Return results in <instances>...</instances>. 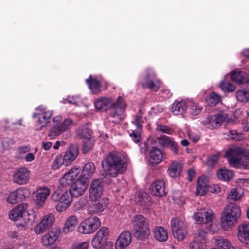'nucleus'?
Returning a JSON list of instances; mask_svg holds the SVG:
<instances>
[{
  "instance_id": "1",
  "label": "nucleus",
  "mask_w": 249,
  "mask_h": 249,
  "mask_svg": "<svg viewBox=\"0 0 249 249\" xmlns=\"http://www.w3.org/2000/svg\"><path fill=\"white\" fill-rule=\"evenodd\" d=\"M94 106L99 111H106L109 109L108 119L114 124L120 123L124 119L126 103L121 96L118 97L115 103H113L110 98L99 97L95 100Z\"/></svg>"
},
{
  "instance_id": "2",
  "label": "nucleus",
  "mask_w": 249,
  "mask_h": 249,
  "mask_svg": "<svg viewBox=\"0 0 249 249\" xmlns=\"http://www.w3.org/2000/svg\"><path fill=\"white\" fill-rule=\"evenodd\" d=\"M101 166L106 176L116 177L126 170L127 163L122 155L116 152H110L103 158Z\"/></svg>"
},
{
  "instance_id": "3",
  "label": "nucleus",
  "mask_w": 249,
  "mask_h": 249,
  "mask_svg": "<svg viewBox=\"0 0 249 249\" xmlns=\"http://www.w3.org/2000/svg\"><path fill=\"white\" fill-rule=\"evenodd\" d=\"M241 215V210L239 206L235 203H230L224 208L221 215V223L222 227L228 230L234 225Z\"/></svg>"
},
{
  "instance_id": "4",
  "label": "nucleus",
  "mask_w": 249,
  "mask_h": 249,
  "mask_svg": "<svg viewBox=\"0 0 249 249\" xmlns=\"http://www.w3.org/2000/svg\"><path fill=\"white\" fill-rule=\"evenodd\" d=\"M132 224L135 230L134 235L137 238L142 239L149 234V221L144 216L141 215L134 216Z\"/></svg>"
},
{
  "instance_id": "5",
  "label": "nucleus",
  "mask_w": 249,
  "mask_h": 249,
  "mask_svg": "<svg viewBox=\"0 0 249 249\" xmlns=\"http://www.w3.org/2000/svg\"><path fill=\"white\" fill-rule=\"evenodd\" d=\"M61 117L58 116L53 118L54 124L50 128L48 136L51 139H55L57 136L68 130L72 125L73 121L70 118L65 119L62 122L59 123Z\"/></svg>"
},
{
  "instance_id": "6",
  "label": "nucleus",
  "mask_w": 249,
  "mask_h": 249,
  "mask_svg": "<svg viewBox=\"0 0 249 249\" xmlns=\"http://www.w3.org/2000/svg\"><path fill=\"white\" fill-rule=\"evenodd\" d=\"M27 207V204L25 203L17 205L9 212V218L15 221L18 220L23 221L24 223L33 222L34 220V217L33 215L27 213L26 211Z\"/></svg>"
},
{
  "instance_id": "7",
  "label": "nucleus",
  "mask_w": 249,
  "mask_h": 249,
  "mask_svg": "<svg viewBox=\"0 0 249 249\" xmlns=\"http://www.w3.org/2000/svg\"><path fill=\"white\" fill-rule=\"evenodd\" d=\"M225 156L228 158V163L231 167H235L240 163L243 159L246 162V159L249 156L247 151L243 148L236 147L228 150Z\"/></svg>"
},
{
  "instance_id": "8",
  "label": "nucleus",
  "mask_w": 249,
  "mask_h": 249,
  "mask_svg": "<svg viewBox=\"0 0 249 249\" xmlns=\"http://www.w3.org/2000/svg\"><path fill=\"white\" fill-rule=\"evenodd\" d=\"M36 110L37 112L33 114V118L36 123V129L39 130L49 122V120L53 115V111L47 110L43 105L39 106Z\"/></svg>"
},
{
  "instance_id": "9",
  "label": "nucleus",
  "mask_w": 249,
  "mask_h": 249,
  "mask_svg": "<svg viewBox=\"0 0 249 249\" xmlns=\"http://www.w3.org/2000/svg\"><path fill=\"white\" fill-rule=\"evenodd\" d=\"M100 225V220L97 217L91 216L80 223L78 231L81 233L89 234L95 232Z\"/></svg>"
},
{
  "instance_id": "10",
  "label": "nucleus",
  "mask_w": 249,
  "mask_h": 249,
  "mask_svg": "<svg viewBox=\"0 0 249 249\" xmlns=\"http://www.w3.org/2000/svg\"><path fill=\"white\" fill-rule=\"evenodd\" d=\"M170 225L173 236L178 241L183 240L187 233L184 221L178 218H173Z\"/></svg>"
},
{
  "instance_id": "11",
  "label": "nucleus",
  "mask_w": 249,
  "mask_h": 249,
  "mask_svg": "<svg viewBox=\"0 0 249 249\" xmlns=\"http://www.w3.org/2000/svg\"><path fill=\"white\" fill-rule=\"evenodd\" d=\"M109 230L106 227H102L96 233L91 240V246L94 249H98L107 243H113L108 241Z\"/></svg>"
},
{
  "instance_id": "12",
  "label": "nucleus",
  "mask_w": 249,
  "mask_h": 249,
  "mask_svg": "<svg viewBox=\"0 0 249 249\" xmlns=\"http://www.w3.org/2000/svg\"><path fill=\"white\" fill-rule=\"evenodd\" d=\"M166 154L156 146H152L148 151L147 159L149 164L156 166L166 159Z\"/></svg>"
},
{
  "instance_id": "13",
  "label": "nucleus",
  "mask_w": 249,
  "mask_h": 249,
  "mask_svg": "<svg viewBox=\"0 0 249 249\" xmlns=\"http://www.w3.org/2000/svg\"><path fill=\"white\" fill-rule=\"evenodd\" d=\"M103 182L99 179L91 182L89 189V198L92 201H97L101 197L103 191Z\"/></svg>"
},
{
  "instance_id": "14",
  "label": "nucleus",
  "mask_w": 249,
  "mask_h": 249,
  "mask_svg": "<svg viewBox=\"0 0 249 249\" xmlns=\"http://www.w3.org/2000/svg\"><path fill=\"white\" fill-rule=\"evenodd\" d=\"M30 171L26 167L16 170L13 175V182L18 185H25L29 182Z\"/></svg>"
},
{
  "instance_id": "15",
  "label": "nucleus",
  "mask_w": 249,
  "mask_h": 249,
  "mask_svg": "<svg viewBox=\"0 0 249 249\" xmlns=\"http://www.w3.org/2000/svg\"><path fill=\"white\" fill-rule=\"evenodd\" d=\"M80 171V168L74 167L66 173L60 179V186L64 187L71 186Z\"/></svg>"
},
{
  "instance_id": "16",
  "label": "nucleus",
  "mask_w": 249,
  "mask_h": 249,
  "mask_svg": "<svg viewBox=\"0 0 249 249\" xmlns=\"http://www.w3.org/2000/svg\"><path fill=\"white\" fill-rule=\"evenodd\" d=\"M88 184V181L84 180L82 178H79L71 185L69 189L72 192V195L74 197H78L85 193L87 188Z\"/></svg>"
},
{
  "instance_id": "17",
  "label": "nucleus",
  "mask_w": 249,
  "mask_h": 249,
  "mask_svg": "<svg viewBox=\"0 0 249 249\" xmlns=\"http://www.w3.org/2000/svg\"><path fill=\"white\" fill-rule=\"evenodd\" d=\"M55 220L53 214L45 215L42 220L34 228V231L36 234H40L49 229Z\"/></svg>"
},
{
  "instance_id": "18",
  "label": "nucleus",
  "mask_w": 249,
  "mask_h": 249,
  "mask_svg": "<svg viewBox=\"0 0 249 249\" xmlns=\"http://www.w3.org/2000/svg\"><path fill=\"white\" fill-rule=\"evenodd\" d=\"M29 195L27 189L19 188L12 192L7 197V201L11 204H16L22 201Z\"/></svg>"
},
{
  "instance_id": "19",
  "label": "nucleus",
  "mask_w": 249,
  "mask_h": 249,
  "mask_svg": "<svg viewBox=\"0 0 249 249\" xmlns=\"http://www.w3.org/2000/svg\"><path fill=\"white\" fill-rule=\"evenodd\" d=\"M150 191L153 195L159 197L165 196V183L163 179H157L153 182L149 188Z\"/></svg>"
},
{
  "instance_id": "20",
  "label": "nucleus",
  "mask_w": 249,
  "mask_h": 249,
  "mask_svg": "<svg viewBox=\"0 0 249 249\" xmlns=\"http://www.w3.org/2000/svg\"><path fill=\"white\" fill-rule=\"evenodd\" d=\"M214 218V213L211 210H201L195 213L194 218L198 224L211 222Z\"/></svg>"
},
{
  "instance_id": "21",
  "label": "nucleus",
  "mask_w": 249,
  "mask_h": 249,
  "mask_svg": "<svg viewBox=\"0 0 249 249\" xmlns=\"http://www.w3.org/2000/svg\"><path fill=\"white\" fill-rule=\"evenodd\" d=\"M79 153L78 146L76 144L71 145L63 157L64 165L68 166L75 160Z\"/></svg>"
},
{
  "instance_id": "22",
  "label": "nucleus",
  "mask_w": 249,
  "mask_h": 249,
  "mask_svg": "<svg viewBox=\"0 0 249 249\" xmlns=\"http://www.w3.org/2000/svg\"><path fill=\"white\" fill-rule=\"evenodd\" d=\"M132 237L128 231L122 232L117 238L115 243L116 249H124L131 243Z\"/></svg>"
},
{
  "instance_id": "23",
  "label": "nucleus",
  "mask_w": 249,
  "mask_h": 249,
  "mask_svg": "<svg viewBox=\"0 0 249 249\" xmlns=\"http://www.w3.org/2000/svg\"><path fill=\"white\" fill-rule=\"evenodd\" d=\"M50 190L46 187L39 188L35 194L34 200L37 205L42 206L50 195Z\"/></svg>"
},
{
  "instance_id": "24",
  "label": "nucleus",
  "mask_w": 249,
  "mask_h": 249,
  "mask_svg": "<svg viewBox=\"0 0 249 249\" xmlns=\"http://www.w3.org/2000/svg\"><path fill=\"white\" fill-rule=\"evenodd\" d=\"M60 231L57 229H53L43 235L41 238V243L44 246H49L54 244L58 238Z\"/></svg>"
},
{
  "instance_id": "25",
  "label": "nucleus",
  "mask_w": 249,
  "mask_h": 249,
  "mask_svg": "<svg viewBox=\"0 0 249 249\" xmlns=\"http://www.w3.org/2000/svg\"><path fill=\"white\" fill-rule=\"evenodd\" d=\"M225 119V117L221 113L212 116L207 118L206 125L212 129L217 128L221 125Z\"/></svg>"
},
{
  "instance_id": "26",
  "label": "nucleus",
  "mask_w": 249,
  "mask_h": 249,
  "mask_svg": "<svg viewBox=\"0 0 249 249\" xmlns=\"http://www.w3.org/2000/svg\"><path fill=\"white\" fill-rule=\"evenodd\" d=\"M237 236L241 242L246 244L249 243V223L238 226Z\"/></svg>"
},
{
  "instance_id": "27",
  "label": "nucleus",
  "mask_w": 249,
  "mask_h": 249,
  "mask_svg": "<svg viewBox=\"0 0 249 249\" xmlns=\"http://www.w3.org/2000/svg\"><path fill=\"white\" fill-rule=\"evenodd\" d=\"M183 168L182 163L177 161H173L169 166L167 173L170 177L176 178L180 175Z\"/></svg>"
},
{
  "instance_id": "28",
  "label": "nucleus",
  "mask_w": 249,
  "mask_h": 249,
  "mask_svg": "<svg viewBox=\"0 0 249 249\" xmlns=\"http://www.w3.org/2000/svg\"><path fill=\"white\" fill-rule=\"evenodd\" d=\"M231 78L232 81L239 84L249 82V76L245 72L241 71H232Z\"/></svg>"
},
{
  "instance_id": "29",
  "label": "nucleus",
  "mask_w": 249,
  "mask_h": 249,
  "mask_svg": "<svg viewBox=\"0 0 249 249\" xmlns=\"http://www.w3.org/2000/svg\"><path fill=\"white\" fill-rule=\"evenodd\" d=\"M108 204V199L104 197L99 201L95 202L89 206V213L91 214H95L102 212Z\"/></svg>"
},
{
  "instance_id": "30",
  "label": "nucleus",
  "mask_w": 249,
  "mask_h": 249,
  "mask_svg": "<svg viewBox=\"0 0 249 249\" xmlns=\"http://www.w3.org/2000/svg\"><path fill=\"white\" fill-rule=\"evenodd\" d=\"M95 172L94 164L92 162H88L84 165L79 178L89 182V178L92 176Z\"/></svg>"
},
{
  "instance_id": "31",
  "label": "nucleus",
  "mask_w": 249,
  "mask_h": 249,
  "mask_svg": "<svg viewBox=\"0 0 249 249\" xmlns=\"http://www.w3.org/2000/svg\"><path fill=\"white\" fill-rule=\"evenodd\" d=\"M86 82L92 94H97L100 93L101 84L99 80L96 78H93L92 76L90 75L86 79Z\"/></svg>"
},
{
  "instance_id": "32",
  "label": "nucleus",
  "mask_w": 249,
  "mask_h": 249,
  "mask_svg": "<svg viewBox=\"0 0 249 249\" xmlns=\"http://www.w3.org/2000/svg\"><path fill=\"white\" fill-rule=\"evenodd\" d=\"M77 217L74 215L69 216L66 220L63 228V231L67 234L73 231L78 224Z\"/></svg>"
},
{
  "instance_id": "33",
  "label": "nucleus",
  "mask_w": 249,
  "mask_h": 249,
  "mask_svg": "<svg viewBox=\"0 0 249 249\" xmlns=\"http://www.w3.org/2000/svg\"><path fill=\"white\" fill-rule=\"evenodd\" d=\"M143 89H149L156 92L157 91L160 87V81L158 80L154 82V81L150 79L149 76H146L143 79V81L141 83Z\"/></svg>"
},
{
  "instance_id": "34",
  "label": "nucleus",
  "mask_w": 249,
  "mask_h": 249,
  "mask_svg": "<svg viewBox=\"0 0 249 249\" xmlns=\"http://www.w3.org/2000/svg\"><path fill=\"white\" fill-rule=\"evenodd\" d=\"M159 139L162 140L164 142V144L176 156L179 154V146L176 142L166 136L160 137Z\"/></svg>"
},
{
  "instance_id": "35",
  "label": "nucleus",
  "mask_w": 249,
  "mask_h": 249,
  "mask_svg": "<svg viewBox=\"0 0 249 249\" xmlns=\"http://www.w3.org/2000/svg\"><path fill=\"white\" fill-rule=\"evenodd\" d=\"M187 110V105L185 101H176L172 105V112L175 115L183 114Z\"/></svg>"
},
{
  "instance_id": "36",
  "label": "nucleus",
  "mask_w": 249,
  "mask_h": 249,
  "mask_svg": "<svg viewBox=\"0 0 249 249\" xmlns=\"http://www.w3.org/2000/svg\"><path fill=\"white\" fill-rule=\"evenodd\" d=\"M154 235L155 239L160 242H165L168 239L167 231L161 226H158L155 228Z\"/></svg>"
},
{
  "instance_id": "37",
  "label": "nucleus",
  "mask_w": 249,
  "mask_h": 249,
  "mask_svg": "<svg viewBox=\"0 0 249 249\" xmlns=\"http://www.w3.org/2000/svg\"><path fill=\"white\" fill-rule=\"evenodd\" d=\"M217 176L220 180L228 181L232 179L233 173L231 170L220 169L217 172Z\"/></svg>"
},
{
  "instance_id": "38",
  "label": "nucleus",
  "mask_w": 249,
  "mask_h": 249,
  "mask_svg": "<svg viewBox=\"0 0 249 249\" xmlns=\"http://www.w3.org/2000/svg\"><path fill=\"white\" fill-rule=\"evenodd\" d=\"M215 244L222 249H235L227 239L222 237L216 239Z\"/></svg>"
},
{
  "instance_id": "39",
  "label": "nucleus",
  "mask_w": 249,
  "mask_h": 249,
  "mask_svg": "<svg viewBox=\"0 0 249 249\" xmlns=\"http://www.w3.org/2000/svg\"><path fill=\"white\" fill-rule=\"evenodd\" d=\"M207 101L209 106H214L221 101V97L216 92L213 91L210 94Z\"/></svg>"
},
{
  "instance_id": "40",
  "label": "nucleus",
  "mask_w": 249,
  "mask_h": 249,
  "mask_svg": "<svg viewBox=\"0 0 249 249\" xmlns=\"http://www.w3.org/2000/svg\"><path fill=\"white\" fill-rule=\"evenodd\" d=\"M236 95L238 101L241 102L246 103L249 101V91L245 89L238 90Z\"/></svg>"
},
{
  "instance_id": "41",
  "label": "nucleus",
  "mask_w": 249,
  "mask_h": 249,
  "mask_svg": "<svg viewBox=\"0 0 249 249\" xmlns=\"http://www.w3.org/2000/svg\"><path fill=\"white\" fill-rule=\"evenodd\" d=\"M189 106V113L193 116L198 115L202 110V107L197 103L190 102Z\"/></svg>"
},
{
  "instance_id": "42",
  "label": "nucleus",
  "mask_w": 249,
  "mask_h": 249,
  "mask_svg": "<svg viewBox=\"0 0 249 249\" xmlns=\"http://www.w3.org/2000/svg\"><path fill=\"white\" fill-rule=\"evenodd\" d=\"M77 135L80 138L91 139V131L86 126H82L79 128Z\"/></svg>"
},
{
  "instance_id": "43",
  "label": "nucleus",
  "mask_w": 249,
  "mask_h": 249,
  "mask_svg": "<svg viewBox=\"0 0 249 249\" xmlns=\"http://www.w3.org/2000/svg\"><path fill=\"white\" fill-rule=\"evenodd\" d=\"M72 192L69 189L65 191L62 194H61V202H64L68 204H71L72 201L73 196L72 195Z\"/></svg>"
},
{
  "instance_id": "44",
  "label": "nucleus",
  "mask_w": 249,
  "mask_h": 249,
  "mask_svg": "<svg viewBox=\"0 0 249 249\" xmlns=\"http://www.w3.org/2000/svg\"><path fill=\"white\" fill-rule=\"evenodd\" d=\"M94 145L91 139H84L83 141L82 151L84 153H87L91 150Z\"/></svg>"
},
{
  "instance_id": "45",
  "label": "nucleus",
  "mask_w": 249,
  "mask_h": 249,
  "mask_svg": "<svg viewBox=\"0 0 249 249\" xmlns=\"http://www.w3.org/2000/svg\"><path fill=\"white\" fill-rule=\"evenodd\" d=\"M132 122L139 130H141L142 128V124L144 122L142 115L140 113L136 114Z\"/></svg>"
},
{
  "instance_id": "46",
  "label": "nucleus",
  "mask_w": 249,
  "mask_h": 249,
  "mask_svg": "<svg viewBox=\"0 0 249 249\" xmlns=\"http://www.w3.org/2000/svg\"><path fill=\"white\" fill-rule=\"evenodd\" d=\"M205 242L200 241L196 239L190 244V249H205Z\"/></svg>"
},
{
  "instance_id": "47",
  "label": "nucleus",
  "mask_w": 249,
  "mask_h": 249,
  "mask_svg": "<svg viewBox=\"0 0 249 249\" xmlns=\"http://www.w3.org/2000/svg\"><path fill=\"white\" fill-rule=\"evenodd\" d=\"M220 87L223 91L227 92H232L235 89V87L232 84L224 81L221 82Z\"/></svg>"
},
{
  "instance_id": "48",
  "label": "nucleus",
  "mask_w": 249,
  "mask_h": 249,
  "mask_svg": "<svg viewBox=\"0 0 249 249\" xmlns=\"http://www.w3.org/2000/svg\"><path fill=\"white\" fill-rule=\"evenodd\" d=\"M229 136L231 139L235 141H240L245 139L244 135L242 133H238L236 130H230Z\"/></svg>"
},
{
  "instance_id": "49",
  "label": "nucleus",
  "mask_w": 249,
  "mask_h": 249,
  "mask_svg": "<svg viewBox=\"0 0 249 249\" xmlns=\"http://www.w3.org/2000/svg\"><path fill=\"white\" fill-rule=\"evenodd\" d=\"M64 165L63 158L61 155L57 156L52 164L53 169H58L61 165Z\"/></svg>"
},
{
  "instance_id": "50",
  "label": "nucleus",
  "mask_w": 249,
  "mask_h": 249,
  "mask_svg": "<svg viewBox=\"0 0 249 249\" xmlns=\"http://www.w3.org/2000/svg\"><path fill=\"white\" fill-rule=\"evenodd\" d=\"M140 131L141 130H139L138 129L136 131L133 130L129 134L130 137L136 143H139L141 141V136L140 134Z\"/></svg>"
},
{
  "instance_id": "51",
  "label": "nucleus",
  "mask_w": 249,
  "mask_h": 249,
  "mask_svg": "<svg viewBox=\"0 0 249 249\" xmlns=\"http://www.w3.org/2000/svg\"><path fill=\"white\" fill-rule=\"evenodd\" d=\"M89 245L87 242H77L73 244L71 249H88Z\"/></svg>"
},
{
  "instance_id": "52",
  "label": "nucleus",
  "mask_w": 249,
  "mask_h": 249,
  "mask_svg": "<svg viewBox=\"0 0 249 249\" xmlns=\"http://www.w3.org/2000/svg\"><path fill=\"white\" fill-rule=\"evenodd\" d=\"M218 160V156L217 155H212L208 156L207 160V164L209 166L214 165Z\"/></svg>"
},
{
  "instance_id": "53",
  "label": "nucleus",
  "mask_w": 249,
  "mask_h": 249,
  "mask_svg": "<svg viewBox=\"0 0 249 249\" xmlns=\"http://www.w3.org/2000/svg\"><path fill=\"white\" fill-rule=\"evenodd\" d=\"M240 197L238 196V192L235 189H233L230 191V193L228 196V199L234 201L238 200Z\"/></svg>"
},
{
  "instance_id": "54",
  "label": "nucleus",
  "mask_w": 249,
  "mask_h": 249,
  "mask_svg": "<svg viewBox=\"0 0 249 249\" xmlns=\"http://www.w3.org/2000/svg\"><path fill=\"white\" fill-rule=\"evenodd\" d=\"M197 236L196 237V239H198L200 241L205 242L206 232L204 230L202 229H198L197 230Z\"/></svg>"
},
{
  "instance_id": "55",
  "label": "nucleus",
  "mask_w": 249,
  "mask_h": 249,
  "mask_svg": "<svg viewBox=\"0 0 249 249\" xmlns=\"http://www.w3.org/2000/svg\"><path fill=\"white\" fill-rule=\"evenodd\" d=\"M15 143L13 139L10 138H6L2 142V145L5 148H8L13 145Z\"/></svg>"
},
{
  "instance_id": "56",
  "label": "nucleus",
  "mask_w": 249,
  "mask_h": 249,
  "mask_svg": "<svg viewBox=\"0 0 249 249\" xmlns=\"http://www.w3.org/2000/svg\"><path fill=\"white\" fill-rule=\"evenodd\" d=\"M70 204L65 203L64 202H60L56 206V210L58 212H63L70 206Z\"/></svg>"
},
{
  "instance_id": "57",
  "label": "nucleus",
  "mask_w": 249,
  "mask_h": 249,
  "mask_svg": "<svg viewBox=\"0 0 249 249\" xmlns=\"http://www.w3.org/2000/svg\"><path fill=\"white\" fill-rule=\"evenodd\" d=\"M61 194L58 191H55L51 196V199L54 202H61Z\"/></svg>"
},
{
  "instance_id": "58",
  "label": "nucleus",
  "mask_w": 249,
  "mask_h": 249,
  "mask_svg": "<svg viewBox=\"0 0 249 249\" xmlns=\"http://www.w3.org/2000/svg\"><path fill=\"white\" fill-rule=\"evenodd\" d=\"M208 190V186H197L196 191L198 194L204 196Z\"/></svg>"
},
{
  "instance_id": "59",
  "label": "nucleus",
  "mask_w": 249,
  "mask_h": 249,
  "mask_svg": "<svg viewBox=\"0 0 249 249\" xmlns=\"http://www.w3.org/2000/svg\"><path fill=\"white\" fill-rule=\"evenodd\" d=\"M159 130L162 132L171 135L173 132V130L170 128L166 125H160L159 126Z\"/></svg>"
},
{
  "instance_id": "60",
  "label": "nucleus",
  "mask_w": 249,
  "mask_h": 249,
  "mask_svg": "<svg viewBox=\"0 0 249 249\" xmlns=\"http://www.w3.org/2000/svg\"><path fill=\"white\" fill-rule=\"evenodd\" d=\"M196 174V171L193 169H189L187 172V179L188 181L191 182Z\"/></svg>"
},
{
  "instance_id": "61",
  "label": "nucleus",
  "mask_w": 249,
  "mask_h": 249,
  "mask_svg": "<svg viewBox=\"0 0 249 249\" xmlns=\"http://www.w3.org/2000/svg\"><path fill=\"white\" fill-rule=\"evenodd\" d=\"M30 151V146H25L19 147L18 148V151L19 154H25Z\"/></svg>"
},
{
  "instance_id": "62",
  "label": "nucleus",
  "mask_w": 249,
  "mask_h": 249,
  "mask_svg": "<svg viewBox=\"0 0 249 249\" xmlns=\"http://www.w3.org/2000/svg\"><path fill=\"white\" fill-rule=\"evenodd\" d=\"M34 153H28L24 157V160L26 162H30L35 160Z\"/></svg>"
},
{
  "instance_id": "63",
  "label": "nucleus",
  "mask_w": 249,
  "mask_h": 249,
  "mask_svg": "<svg viewBox=\"0 0 249 249\" xmlns=\"http://www.w3.org/2000/svg\"><path fill=\"white\" fill-rule=\"evenodd\" d=\"M208 186L207 182L205 178L202 176L198 179L197 186Z\"/></svg>"
},
{
  "instance_id": "64",
  "label": "nucleus",
  "mask_w": 249,
  "mask_h": 249,
  "mask_svg": "<svg viewBox=\"0 0 249 249\" xmlns=\"http://www.w3.org/2000/svg\"><path fill=\"white\" fill-rule=\"evenodd\" d=\"M99 249H113V243H107L105 245L101 246L98 248Z\"/></svg>"
}]
</instances>
